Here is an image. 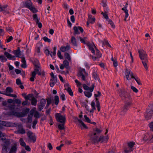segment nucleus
Instances as JSON below:
<instances>
[{
  "label": "nucleus",
  "mask_w": 153,
  "mask_h": 153,
  "mask_svg": "<svg viewBox=\"0 0 153 153\" xmlns=\"http://www.w3.org/2000/svg\"><path fill=\"white\" fill-rule=\"evenodd\" d=\"M125 74L126 78L128 80L134 78L136 80L138 85H142V83L140 80L137 77H135L133 75V73L129 69H126Z\"/></svg>",
  "instance_id": "obj_1"
},
{
  "label": "nucleus",
  "mask_w": 153,
  "mask_h": 153,
  "mask_svg": "<svg viewBox=\"0 0 153 153\" xmlns=\"http://www.w3.org/2000/svg\"><path fill=\"white\" fill-rule=\"evenodd\" d=\"M119 96L121 98L122 100H125L131 99L130 94L126 92L123 88H120L118 90Z\"/></svg>",
  "instance_id": "obj_2"
},
{
  "label": "nucleus",
  "mask_w": 153,
  "mask_h": 153,
  "mask_svg": "<svg viewBox=\"0 0 153 153\" xmlns=\"http://www.w3.org/2000/svg\"><path fill=\"white\" fill-rule=\"evenodd\" d=\"M126 102L124 106L122 109L121 112V115H124L125 114L127 111L129 109L131 105H132V100L131 99L125 100Z\"/></svg>",
  "instance_id": "obj_3"
},
{
  "label": "nucleus",
  "mask_w": 153,
  "mask_h": 153,
  "mask_svg": "<svg viewBox=\"0 0 153 153\" xmlns=\"http://www.w3.org/2000/svg\"><path fill=\"white\" fill-rule=\"evenodd\" d=\"M145 117L146 120L151 119L153 115V105L150 104L149 108L146 109V112L145 114Z\"/></svg>",
  "instance_id": "obj_4"
},
{
  "label": "nucleus",
  "mask_w": 153,
  "mask_h": 153,
  "mask_svg": "<svg viewBox=\"0 0 153 153\" xmlns=\"http://www.w3.org/2000/svg\"><path fill=\"white\" fill-rule=\"evenodd\" d=\"M90 136V140L93 144L97 143L102 139V137H99L98 135H96L95 133H91L89 134Z\"/></svg>",
  "instance_id": "obj_5"
},
{
  "label": "nucleus",
  "mask_w": 153,
  "mask_h": 153,
  "mask_svg": "<svg viewBox=\"0 0 153 153\" xmlns=\"http://www.w3.org/2000/svg\"><path fill=\"white\" fill-rule=\"evenodd\" d=\"M55 117L56 121L61 123H65L66 117L65 116L61 115L60 113H56L55 114Z\"/></svg>",
  "instance_id": "obj_6"
},
{
  "label": "nucleus",
  "mask_w": 153,
  "mask_h": 153,
  "mask_svg": "<svg viewBox=\"0 0 153 153\" xmlns=\"http://www.w3.org/2000/svg\"><path fill=\"white\" fill-rule=\"evenodd\" d=\"M139 57L142 61H148L147 55L146 52L143 50H138Z\"/></svg>",
  "instance_id": "obj_7"
},
{
  "label": "nucleus",
  "mask_w": 153,
  "mask_h": 153,
  "mask_svg": "<svg viewBox=\"0 0 153 153\" xmlns=\"http://www.w3.org/2000/svg\"><path fill=\"white\" fill-rule=\"evenodd\" d=\"M46 102V100L42 98L40 101L39 103L38 104L37 110L38 111H41L45 106Z\"/></svg>",
  "instance_id": "obj_8"
},
{
  "label": "nucleus",
  "mask_w": 153,
  "mask_h": 153,
  "mask_svg": "<svg viewBox=\"0 0 153 153\" xmlns=\"http://www.w3.org/2000/svg\"><path fill=\"white\" fill-rule=\"evenodd\" d=\"M8 114L10 116H14L18 118L23 117L21 112H18L14 111H10L8 113Z\"/></svg>",
  "instance_id": "obj_9"
},
{
  "label": "nucleus",
  "mask_w": 153,
  "mask_h": 153,
  "mask_svg": "<svg viewBox=\"0 0 153 153\" xmlns=\"http://www.w3.org/2000/svg\"><path fill=\"white\" fill-rule=\"evenodd\" d=\"M73 29L74 30V35L76 34L78 35L80 34V33L78 30H79L81 33H82L84 31L83 29L80 26L77 27L75 26L73 27Z\"/></svg>",
  "instance_id": "obj_10"
},
{
  "label": "nucleus",
  "mask_w": 153,
  "mask_h": 153,
  "mask_svg": "<svg viewBox=\"0 0 153 153\" xmlns=\"http://www.w3.org/2000/svg\"><path fill=\"white\" fill-rule=\"evenodd\" d=\"M33 133L30 131H28L27 135L28 137L31 141H32L33 143L35 142L36 140V137L35 136L32 135Z\"/></svg>",
  "instance_id": "obj_11"
},
{
  "label": "nucleus",
  "mask_w": 153,
  "mask_h": 153,
  "mask_svg": "<svg viewBox=\"0 0 153 153\" xmlns=\"http://www.w3.org/2000/svg\"><path fill=\"white\" fill-rule=\"evenodd\" d=\"M64 86L65 87V90L67 91L69 94L71 96H73V93L69 84L67 83Z\"/></svg>",
  "instance_id": "obj_12"
},
{
  "label": "nucleus",
  "mask_w": 153,
  "mask_h": 153,
  "mask_svg": "<svg viewBox=\"0 0 153 153\" xmlns=\"http://www.w3.org/2000/svg\"><path fill=\"white\" fill-rule=\"evenodd\" d=\"M33 5V4L31 1H27L25 2H23V7H25L29 9Z\"/></svg>",
  "instance_id": "obj_13"
},
{
  "label": "nucleus",
  "mask_w": 153,
  "mask_h": 153,
  "mask_svg": "<svg viewBox=\"0 0 153 153\" xmlns=\"http://www.w3.org/2000/svg\"><path fill=\"white\" fill-rule=\"evenodd\" d=\"M152 140L153 142V134L152 137L148 134H145L144 137L142 138V141H143L144 142H145L149 140Z\"/></svg>",
  "instance_id": "obj_14"
},
{
  "label": "nucleus",
  "mask_w": 153,
  "mask_h": 153,
  "mask_svg": "<svg viewBox=\"0 0 153 153\" xmlns=\"http://www.w3.org/2000/svg\"><path fill=\"white\" fill-rule=\"evenodd\" d=\"M30 61L33 64L35 67L40 68V67L38 65H39V62L37 59L33 58L32 59H30Z\"/></svg>",
  "instance_id": "obj_15"
},
{
  "label": "nucleus",
  "mask_w": 153,
  "mask_h": 153,
  "mask_svg": "<svg viewBox=\"0 0 153 153\" xmlns=\"http://www.w3.org/2000/svg\"><path fill=\"white\" fill-rule=\"evenodd\" d=\"M4 144L3 145V147L2 149V151L4 150L5 151L7 152V150L8 149V146L10 144V142L8 140H7L4 142Z\"/></svg>",
  "instance_id": "obj_16"
},
{
  "label": "nucleus",
  "mask_w": 153,
  "mask_h": 153,
  "mask_svg": "<svg viewBox=\"0 0 153 153\" xmlns=\"http://www.w3.org/2000/svg\"><path fill=\"white\" fill-rule=\"evenodd\" d=\"M83 87L84 89L85 90H89L90 92H92L94 89V85H92L91 87L89 88L88 86L87 85L85 84H84L83 85Z\"/></svg>",
  "instance_id": "obj_17"
},
{
  "label": "nucleus",
  "mask_w": 153,
  "mask_h": 153,
  "mask_svg": "<svg viewBox=\"0 0 153 153\" xmlns=\"http://www.w3.org/2000/svg\"><path fill=\"white\" fill-rule=\"evenodd\" d=\"M87 45L89 49L91 51V52L94 54H95V51L93 48V47H94V44H92L89 42L87 43Z\"/></svg>",
  "instance_id": "obj_18"
},
{
  "label": "nucleus",
  "mask_w": 153,
  "mask_h": 153,
  "mask_svg": "<svg viewBox=\"0 0 153 153\" xmlns=\"http://www.w3.org/2000/svg\"><path fill=\"white\" fill-rule=\"evenodd\" d=\"M33 113V110L32 109L30 111V114L28 115L27 117V120L29 123H31L32 122V118Z\"/></svg>",
  "instance_id": "obj_19"
},
{
  "label": "nucleus",
  "mask_w": 153,
  "mask_h": 153,
  "mask_svg": "<svg viewBox=\"0 0 153 153\" xmlns=\"http://www.w3.org/2000/svg\"><path fill=\"white\" fill-rule=\"evenodd\" d=\"M69 45H68L66 46H62L60 48V50L62 52L68 51L70 49Z\"/></svg>",
  "instance_id": "obj_20"
},
{
  "label": "nucleus",
  "mask_w": 153,
  "mask_h": 153,
  "mask_svg": "<svg viewBox=\"0 0 153 153\" xmlns=\"http://www.w3.org/2000/svg\"><path fill=\"white\" fill-rule=\"evenodd\" d=\"M13 53L16 56L18 57H19V55L21 54V51L19 47L18 48V49L13 51Z\"/></svg>",
  "instance_id": "obj_21"
},
{
  "label": "nucleus",
  "mask_w": 153,
  "mask_h": 153,
  "mask_svg": "<svg viewBox=\"0 0 153 153\" xmlns=\"http://www.w3.org/2000/svg\"><path fill=\"white\" fill-rule=\"evenodd\" d=\"M22 64L21 65V67L23 68H26L27 67V65L25 59V57H22Z\"/></svg>",
  "instance_id": "obj_22"
},
{
  "label": "nucleus",
  "mask_w": 153,
  "mask_h": 153,
  "mask_svg": "<svg viewBox=\"0 0 153 153\" xmlns=\"http://www.w3.org/2000/svg\"><path fill=\"white\" fill-rule=\"evenodd\" d=\"M30 111V109L28 108H27L22 111L21 112L22 115L23 117H25L27 115V114L29 113Z\"/></svg>",
  "instance_id": "obj_23"
},
{
  "label": "nucleus",
  "mask_w": 153,
  "mask_h": 153,
  "mask_svg": "<svg viewBox=\"0 0 153 153\" xmlns=\"http://www.w3.org/2000/svg\"><path fill=\"white\" fill-rule=\"evenodd\" d=\"M93 130L94 131L93 133H95V135H97V134H100L102 131V130H100L97 127L94 128Z\"/></svg>",
  "instance_id": "obj_24"
},
{
  "label": "nucleus",
  "mask_w": 153,
  "mask_h": 153,
  "mask_svg": "<svg viewBox=\"0 0 153 153\" xmlns=\"http://www.w3.org/2000/svg\"><path fill=\"white\" fill-rule=\"evenodd\" d=\"M71 42L74 46H77L76 40L74 36H72L71 38Z\"/></svg>",
  "instance_id": "obj_25"
},
{
  "label": "nucleus",
  "mask_w": 153,
  "mask_h": 153,
  "mask_svg": "<svg viewBox=\"0 0 153 153\" xmlns=\"http://www.w3.org/2000/svg\"><path fill=\"white\" fill-rule=\"evenodd\" d=\"M94 48L95 49L96 54L97 56H98V58H100L102 56V54L101 53L100 51L98 50V49L97 48V47L95 46V45H94Z\"/></svg>",
  "instance_id": "obj_26"
},
{
  "label": "nucleus",
  "mask_w": 153,
  "mask_h": 153,
  "mask_svg": "<svg viewBox=\"0 0 153 153\" xmlns=\"http://www.w3.org/2000/svg\"><path fill=\"white\" fill-rule=\"evenodd\" d=\"M30 100L31 101V104L32 105L35 106L36 105L37 100L35 97H33V98Z\"/></svg>",
  "instance_id": "obj_27"
},
{
  "label": "nucleus",
  "mask_w": 153,
  "mask_h": 153,
  "mask_svg": "<svg viewBox=\"0 0 153 153\" xmlns=\"http://www.w3.org/2000/svg\"><path fill=\"white\" fill-rule=\"evenodd\" d=\"M63 64L66 69H68L69 68V63L67 60L66 59L64 60L63 62Z\"/></svg>",
  "instance_id": "obj_28"
},
{
  "label": "nucleus",
  "mask_w": 153,
  "mask_h": 153,
  "mask_svg": "<svg viewBox=\"0 0 153 153\" xmlns=\"http://www.w3.org/2000/svg\"><path fill=\"white\" fill-rule=\"evenodd\" d=\"M38 68L37 67H36V68L34 69V71L32 72V73H35V75H36V74H37L39 75H41V72L39 71V69H38V68Z\"/></svg>",
  "instance_id": "obj_29"
},
{
  "label": "nucleus",
  "mask_w": 153,
  "mask_h": 153,
  "mask_svg": "<svg viewBox=\"0 0 153 153\" xmlns=\"http://www.w3.org/2000/svg\"><path fill=\"white\" fill-rule=\"evenodd\" d=\"M92 75L96 80H97L99 82L100 81V79L96 72L94 71L92 74Z\"/></svg>",
  "instance_id": "obj_30"
},
{
  "label": "nucleus",
  "mask_w": 153,
  "mask_h": 153,
  "mask_svg": "<svg viewBox=\"0 0 153 153\" xmlns=\"http://www.w3.org/2000/svg\"><path fill=\"white\" fill-rule=\"evenodd\" d=\"M54 101L55 104L56 105H58L59 102V97L58 95L55 96Z\"/></svg>",
  "instance_id": "obj_31"
},
{
  "label": "nucleus",
  "mask_w": 153,
  "mask_h": 153,
  "mask_svg": "<svg viewBox=\"0 0 153 153\" xmlns=\"http://www.w3.org/2000/svg\"><path fill=\"white\" fill-rule=\"evenodd\" d=\"M17 149L16 145H14L11 147L9 152V153H11V152H16L17 151Z\"/></svg>",
  "instance_id": "obj_32"
},
{
  "label": "nucleus",
  "mask_w": 153,
  "mask_h": 153,
  "mask_svg": "<svg viewBox=\"0 0 153 153\" xmlns=\"http://www.w3.org/2000/svg\"><path fill=\"white\" fill-rule=\"evenodd\" d=\"M61 124H58V128L60 130H64L65 129V123H61Z\"/></svg>",
  "instance_id": "obj_33"
},
{
  "label": "nucleus",
  "mask_w": 153,
  "mask_h": 153,
  "mask_svg": "<svg viewBox=\"0 0 153 153\" xmlns=\"http://www.w3.org/2000/svg\"><path fill=\"white\" fill-rule=\"evenodd\" d=\"M64 56L65 59H67L69 61L71 60V58L69 53L67 52H65L64 53Z\"/></svg>",
  "instance_id": "obj_34"
},
{
  "label": "nucleus",
  "mask_w": 153,
  "mask_h": 153,
  "mask_svg": "<svg viewBox=\"0 0 153 153\" xmlns=\"http://www.w3.org/2000/svg\"><path fill=\"white\" fill-rule=\"evenodd\" d=\"M9 108L10 111H16L18 110V108H15V105H11L9 106Z\"/></svg>",
  "instance_id": "obj_35"
},
{
  "label": "nucleus",
  "mask_w": 153,
  "mask_h": 153,
  "mask_svg": "<svg viewBox=\"0 0 153 153\" xmlns=\"http://www.w3.org/2000/svg\"><path fill=\"white\" fill-rule=\"evenodd\" d=\"M78 122L81 124V125L85 129H88V127L85 124V123L82 121L80 120L77 119Z\"/></svg>",
  "instance_id": "obj_36"
},
{
  "label": "nucleus",
  "mask_w": 153,
  "mask_h": 153,
  "mask_svg": "<svg viewBox=\"0 0 153 153\" xmlns=\"http://www.w3.org/2000/svg\"><path fill=\"white\" fill-rule=\"evenodd\" d=\"M91 92L89 91H85L84 94L87 97L89 98L91 97L92 95V94L91 93Z\"/></svg>",
  "instance_id": "obj_37"
},
{
  "label": "nucleus",
  "mask_w": 153,
  "mask_h": 153,
  "mask_svg": "<svg viewBox=\"0 0 153 153\" xmlns=\"http://www.w3.org/2000/svg\"><path fill=\"white\" fill-rule=\"evenodd\" d=\"M8 6L7 4H5L3 5H0V12H2L3 11H5V9L7 8Z\"/></svg>",
  "instance_id": "obj_38"
},
{
  "label": "nucleus",
  "mask_w": 153,
  "mask_h": 153,
  "mask_svg": "<svg viewBox=\"0 0 153 153\" xmlns=\"http://www.w3.org/2000/svg\"><path fill=\"white\" fill-rule=\"evenodd\" d=\"M33 19L35 21L36 23H38L39 21V19L38 18L36 14H35L33 15Z\"/></svg>",
  "instance_id": "obj_39"
},
{
  "label": "nucleus",
  "mask_w": 153,
  "mask_h": 153,
  "mask_svg": "<svg viewBox=\"0 0 153 153\" xmlns=\"http://www.w3.org/2000/svg\"><path fill=\"white\" fill-rule=\"evenodd\" d=\"M19 143L20 145L23 147L26 145L25 143L24 142L23 139L22 138H20L19 140Z\"/></svg>",
  "instance_id": "obj_40"
},
{
  "label": "nucleus",
  "mask_w": 153,
  "mask_h": 153,
  "mask_svg": "<svg viewBox=\"0 0 153 153\" xmlns=\"http://www.w3.org/2000/svg\"><path fill=\"white\" fill-rule=\"evenodd\" d=\"M22 127L21 129H19L18 131L19 134H25V129L22 128V126H20Z\"/></svg>",
  "instance_id": "obj_41"
},
{
  "label": "nucleus",
  "mask_w": 153,
  "mask_h": 153,
  "mask_svg": "<svg viewBox=\"0 0 153 153\" xmlns=\"http://www.w3.org/2000/svg\"><path fill=\"white\" fill-rule=\"evenodd\" d=\"M0 60L2 62H4L5 61L6 62L7 61V58L5 57L3 55H0Z\"/></svg>",
  "instance_id": "obj_42"
},
{
  "label": "nucleus",
  "mask_w": 153,
  "mask_h": 153,
  "mask_svg": "<svg viewBox=\"0 0 153 153\" xmlns=\"http://www.w3.org/2000/svg\"><path fill=\"white\" fill-rule=\"evenodd\" d=\"M102 137V140L100 141L101 142V143H102L103 141H105V140L107 141L108 139V136H107L106 137H105V136L104 137V136H100L99 137Z\"/></svg>",
  "instance_id": "obj_43"
},
{
  "label": "nucleus",
  "mask_w": 153,
  "mask_h": 153,
  "mask_svg": "<svg viewBox=\"0 0 153 153\" xmlns=\"http://www.w3.org/2000/svg\"><path fill=\"white\" fill-rule=\"evenodd\" d=\"M6 92L11 93L13 92V90L11 87H8L6 88Z\"/></svg>",
  "instance_id": "obj_44"
},
{
  "label": "nucleus",
  "mask_w": 153,
  "mask_h": 153,
  "mask_svg": "<svg viewBox=\"0 0 153 153\" xmlns=\"http://www.w3.org/2000/svg\"><path fill=\"white\" fill-rule=\"evenodd\" d=\"M122 10L125 13L126 17H128V10L126 8H124V7L122 8Z\"/></svg>",
  "instance_id": "obj_45"
},
{
  "label": "nucleus",
  "mask_w": 153,
  "mask_h": 153,
  "mask_svg": "<svg viewBox=\"0 0 153 153\" xmlns=\"http://www.w3.org/2000/svg\"><path fill=\"white\" fill-rule=\"evenodd\" d=\"M29 10L34 13H36L38 11V10L36 8L33 6L31 7Z\"/></svg>",
  "instance_id": "obj_46"
},
{
  "label": "nucleus",
  "mask_w": 153,
  "mask_h": 153,
  "mask_svg": "<svg viewBox=\"0 0 153 153\" xmlns=\"http://www.w3.org/2000/svg\"><path fill=\"white\" fill-rule=\"evenodd\" d=\"M32 76L30 77V80L32 82H33L34 80V79L36 77L35 74V73H32Z\"/></svg>",
  "instance_id": "obj_47"
},
{
  "label": "nucleus",
  "mask_w": 153,
  "mask_h": 153,
  "mask_svg": "<svg viewBox=\"0 0 153 153\" xmlns=\"http://www.w3.org/2000/svg\"><path fill=\"white\" fill-rule=\"evenodd\" d=\"M50 79V82H53L55 83H56L57 82V78L56 76H55L54 77L51 78Z\"/></svg>",
  "instance_id": "obj_48"
},
{
  "label": "nucleus",
  "mask_w": 153,
  "mask_h": 153,
  "mask_svg": "<svg viewBox=\"0 0 153 153\" xmlns=\"http://www.w3.org/2000/svg\"><path fill=\"white\" fill-rule=\"evenodd\" d=\"M30 102H28V101L25 100L22 103V105L23 106H25L27 105H30Z\"/></svg>",
  "instance_id": "obj_49"
},
{
  "label": "nucleus",
  "mask_w": 153,
  "mask_h": 153,
  "mask_svg": "<svg viewBox=\"0 0 153 153\" xmlns=\"http://www.w3.org/2000/svg\"><path fill=\"white\" fill-rule=\"evenodd\" d=\"M40 46L41 45L40 44H37L36 45V50L38 53H39L40 52Z\"/></svg>",
  "instance_id": "obj_50"
},
{
  "label": "nucleus",
  "mask_w": 153,
  "mask_h": 153,
  "mask_svg": "<svg viewBox=\"0 0 153 153\" xmlns=\"http://www.w3.org/2000/svg\"><path fill=\"white\" fill-rule=\"evenodd\" d=\"M1 94H2V93ZM2 94H3V93H2ZM4 94V95L7 96L13 97L14 98H16L17 97V95H16L15 94H7L5 93V94Z\"/></svg>",
  "instance_id": "obj_51"
},
{
  "label": "nucleus",
  "mask_w": 153,
  "mask_h": 153,
  "mask_svg": "<svg viewBox=\"0 0 153 153\" xmlns=\"http://www.w3.org/2000/svg\"><path fill=\"white\" fill-rule=\"evenodd\" d=\"M4 55L8 59H10L12 56V55L9 53L8 52H5L4 53Z\"/></svg>",
  "instance_id": "obj_52"
},
{
  "label": "nucleus",
  "mask_w": 153,
  "mask_h": 153,
  "mask_svg": "<svg viewBox=\"0 0 153 153\" xmlns=\"http://www.w3.org/2000/svg\"><path fill=\"white\" fill-rule=\"evenodd\" d=\"M135 145V143L133 142H131L128 143V146L129 147L132 148Z\"/></svg>",
  "instance_id": "obj_53"
},
{
  "label": "nucleus",
  "mask_w": 153,
  "mask_h": 153,
  "mask_svg": "<svg viewBox=\"0 0 153 153\" xmlns=\"http://www.w3.org/2000/svg\"><path fill=\"white\" fill-rule=\"evenodd\" d=\"M148 62V61H142L143 64L146 70H147L148 69L147 64V62Z\"/></svg>",
  "instance_id": "obj_54"
},
{
  "label": "nucleus",
  "mask_w": 153,
  "mask_h": 153,
  "mask_svg": "<svg viewBox=\"0 0 153 153\" xmlns=\"http://www.w3.org/2000/svg\"><path fill=\"white\" fill-rule=\"evenodd\" d=\"M43 39L45 42H48L50 43L51 42V40L50 39H48V37L46 36H45L43 38Z\"/></svg>",
  "instance_id": "obj_55"
},
{
  "label": "nucleus",
  "mask_w": 153,
  "mask_h": 153,
  "mask_svg": "<svg viewBox=\"0 0 153 153\" xmlns=\"http://www.w3.org/2000/svg\"><path fill=\"white\" fill-rule=\"evenodd\" d=\"M88 20L89 23L93 24L95 22V18L94 17L92 18H90V19H88Z\"/></svg>",
  "instance_id": "obj_56"
},
{
  "label": "nucleus",
  "mask_w": 153,
  "mask_h": 153,
  "mask_svg": "<svg viewBox=\"0 0 153 153\" xmlns=\"http://www.w3.org/2000/svg\"><path fill=\"white\" fill-rule=\"evenodd\" d=\"M84 117L86 122L89 123H91V120L86 115H84Z\"/></svg>",
  "instance_id": "obj_57"
},
{
  "label": "nucleus",
  "mask_w": 153,
  "mask_h": 153,
  "mask_svg": "<svg viewBox=\"0 0 153 153\" xmlns=\"http://www.w3.org/2000/svg\"><path fill=\"white\" fill-rule=\"evenodd\" d=\"M13 100L15 101L16 103L18 104H20L21 103V101L19 99L14 98L13 99Z\"/></svg>",
  "instance_id": "obj_58"
},
{
  "label": "nucleus",
  "mask_w": 153,
  "mask_h": 153,
  "mask_svg": "<svg viewBox=\"0 0 153 153\" xmlns=\"http://www.w3.org/2000/svg\"><path fill=\"white\" fill-rule=\"evenodd\" d=\"M34 117L36 118H39L40 117V114L37 111H36L34 115Z\"/></svg>",
  "instance_id": "obj_59"
},
{
  "label": "nucleus",
  "mask_w": 153,
  "mask_h": 153,
  "mask_svg": "<svg viewBox=\"0 0 153 153\" xmlns=\"http://www.w3.org/2000/svg\"><path fill=\"white\" fill-rule=\"evenodd\" d=\"M57 55L58 57L61 59H63V56L61 54V52L60 51H59L57 52Z\"/></svg>",
  "instance_id": "obj_60"
},
{
  "label": "nucleus",
  "mask_w": 153,
  "mask_h": 153,
  "mask_svg": "<svg viewBox=\"0 0 153 153\" xmlns=\"http://www.w3.org/2000/svg\"><path fill=\"white\" fill-rule=\"evenodd\" d=\"M60 98L61 100L62 101H64L65 100V95L63 93H62L61 95H60Z\"/></svg>",
  "instance_id": "obj_61"
},
{
  "label": "nucleus",
  "mask_w": 153,
  "mask_h": 153,
  "mask_svg": "<svg viewBox=\"0 0 153 153\" xmlns=\"http://www.w3.org/2000/svg\"><path fill=\"white\" fill-rule=\"evenodd\" d=\"M37 123V121L36 120H35L33 122L32 127L33 129L36 128V125Z\"/></svg>",
  "instance_id": "obj_62"
},
{
  "label": "nucleus",
  "mask_w": 153,
  "mask_h": 153,
  "mask_svg": "<svg viewBox=\"0 0 153 153\" xmlns=\"http://www.w3.org/2000/svg\"><path fill=\"white\" fill-rule=\"evenodd\" d=\"M47 100V104L50 105L52 103V100L51 98H48Z\"/></svg>",
  "instance_id": "obj_63"
},
{
  "label": "nucleus",
  "mask_w": 153,
  "mask_h": 153,
  "mask_svg": "<svg viewBox=\"0 0 153 153\" xmlns=\"http://www.w3.org/2000/svg\"><path fill=\"white\" fill-rule=\"evenodd\" d=\"M149 126L150 129L152 131H153V122L150 123L149 124Z\"/></svg>",
  "instance_id": "obj_64"
}]
</instances>
